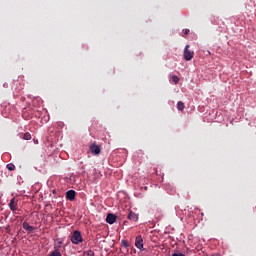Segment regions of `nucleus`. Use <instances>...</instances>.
Here are the masks:
<instances>
[{
    "label": "nucleus",
    "instance_id": "f03ea898",
    "mask_svg": "<svg viewBox=\"0 0 256 256\" xmlns=\"http://www.w3.org/2000/svg\"><path fill=\"white\" fill-rule=\"evenodd\" d=\"M189 45H186L184 48V59L185 61H191L193 59V56L195 55V52L189 50Z\"/></svg>",
    "mask_w": 256,
    "mask_h": 256
},
{
    "label": "nucleus",
    "instance_id": "1a4fd4ad",
    "mask_svg": "<svg viewBox=\"0 0 256 256\" xmlns=\"http://www.w3.org/2000/svg\"><path fill=\"white\" fill-rule=\"evenodd\" d=\"M10 209L15 213L17 211V202H15V198H12L9 203Z\"/></svg>",
    "mask_w": 256,
    "mask_h": 256
},
{
    "label": "nucleus",
    "instance_id": "9d476101",
    "mask_svg": "<svg viewBox=\"0 0 256 256\" xmlns=\"http://www.w3.org/2000/svg\"><path fill=\"white\" fill-rule=\"evenodd\" d=\"M177 109H178V111H183L185 109V103L179 101L177 103Z\"/></svg>",
    "mask_w": 256,
    "mask_h": 256
},
{
    "label": "nucleus",
    "instance_id": "f257e3e1",
    "mask_svg": "<svg viewBox=\"0 0 256 256\" xmlns=\"http://www.w3.org/2000/svg\"><path fill=\"white\" fill-rule=\"evenodd\" d=\"M71 242L74 245H79V243H83V236L79 230H75L71 236Z\"/></svg>",
    "mask_w": 256,
    "mask_h": 256
},
{
    "label": "nucleus",
    "instance_id": "39448f33",
    "mask_svg": "<svg viewBox=\"0 0 256 256\" xmlns=\"http://www.w3.org/2000/svg\"><path fill=\"white\" fill-rule=\"evenodd\" d=\"M117 221V216L115 214L109 213L106 216V223H109V225H113Z\"/></svg>",
    "mask_w": 256,
    "mask_h": 256
},
{
    "label": "nucleus",
    "instance_id": "6e6552de",
    "mask_svg": "<svg viewBox=\"0 0 256 256\" xmlns=\"http://www.w3.org/2000/svg\"><path fill=\"white\" fill-rule=\"evenodd\" d=\"M128 219L130 221H139V216L137 214H135V212L133 211H130L129 214H128Z\"/></svg>",
    "mask_w": 256,
    "mask_h": 256
},
{
    "label": "nucleus",
    "instance_id": "f8f14e48",
    "mask_svg": "<svg viewBox=\"0 0 256 256\" xmlns=\"http://www.w3.org/2000/svg\"><path fill=\"white\" fill-rule=\"evenodd\" d=\"M23 139L25 141H31V134H29V132H26L24 135H23Z\"/></svg>",
    "mask_w": 256,
    "mask_h": 256
},
{
    "label": "nucleus",
    "instance_id": "9b49d317",
    "mask_svg": "<svg viewBox=\"0 0 256 256\" xmlns=\"http://www.w3.org/2000/svg\"><path fill=\"white\" fill-rule=\"evenodd\" d=\"M171 79H172L173 83H175V85H177V83H179V81H181V79L176 75H173L171 77Z\"/></svg>",
    "mask_w": 256,
    "mask_h": 256
},
{
    "label": "nucleus",
    "instance_id": "2eb2a0df",
    "mask_svg": "<svg viewBox=\"0 0 256 256\" xmlns=\"http://www.w3.org/2000/svg\"><path fill=\"white\" fill-rule=\"evenodd\" d=\"M122 245H123V247H129V242H127L126 240H123L122 241Z\"/></svg>",
    "mask_w": 256,
    "mask_h": 256
},
{
    "label": "nucleus",
    "instance_id": "f3484780",
    "mask_svg": "<svg viewBox=\"0 0 256 256\" xmlns=\"http://www.w3.org/2000/svg\"><path fill=\"white\" fill-rule=\"evenodd\" d=\"M184 35H189V29H186V30L184 31Z\"/></svg>",
    "mask_w": 256,
    "mask_h": 256
},
{
    "label": "nucleus",
    "instance_id": "4468645a",
    "mask_svg": "<svg viewBox=\"0 0 256 256\" xmlns=\"http://www.w3.org/2000/svg\"><path fill=\"white\" fill-rule=\"evenodd\" d=\"M84 256H95V252H93L92 250H88L84 252Z\"/></svg>",
    "mask_w": 256,
    "mask_h": 256
},
{
    "label": "nucleus",
    "instance_id": "423d86ee",
    "mask_svg": "<svg viewBox=\"0 0 256 256\" xmlns=\"http://www.w3.org/2000/svg\"><path fill=\"white\" fill-rule=\"evenodd\" d=\"M135 247H137V249H143V237L141 236H137L136 240H135Z\"/></svg>",
    "mask_w": 256,
    "mask_h": 256
},
{
    "label": "nucleus",
    "instance_id": "ddd939ff",
    "mask_svg": "<svg viewBox=\"0 0 256 256\" xmlns=\"http://www.w3.org/2000/svg\"><path fill=\"white\" fill-rule=\"evenodd\" d=\"M6 168L8 169V171H15V166L13 165V163L7 164Z\"/></svg>",
    "mask_w": 256,
    "mask_h": 256
},
{
    "label": "nucleus",
    "instance_id": "dca6fc26",
    "mask_svg": "<svg viewBox=\"0 0 256 256\" xmlns=\"http://www.w3.org/2000/svg\"><path fill=\"white\" fill-rule=\"evenodd\" d=\"M172 256H185V254H183V253H174V254H172Z\"/></svg>",
    "mask_w": 256,
    "mask_h": 256
},
{
    "label": "nucleus",
    "instance_id": "7ed1b4c3",
    "mask_svg": "<svg viewBox=\"0 0 256 256\" xmlns=\"http://www.w3.org/2000/svg\"><path fill=\"white\" fill-rule=\"evenodd\" d=\"M89 149L92 155H99V153H101V148L99 147V145H96L95 143H92Z\"/></svg>",
    "mask_w": 256,
    "mask_h": 256
},
{
    "label": "nucleus",
    "instance_id": "20e7f679",
    "mask_svg": "<svg viewBox=\"0 0 256 256\" xmlns=\"http://www.w3.org/2000/svg\"><path fill=\"white\" fill-rule=\"evenodd\" d=\"M76 195H77V192H75V190H68L66 192V199L68 201H75Z\"/></svg>",
    "mask_w": 256,
    "mask_h": 256
},
{
    "label": "nucleus",
    "instance_id": "0eeeda50",
    "mask_svg": "<svg viewBox=\"0 0 256 256\" xmlns=\"http://www.w3.org/2000/svg\"><path fill=\"white\" fill-rule=\"evenodd\" d=\"M22 227H23V229H25V231H27L28 233H33V231H35V227L29 225V223H27V222H23Z\"/></svg>",
    "mask_w": 256,
    "mask_h": 256
}]
</instances>
